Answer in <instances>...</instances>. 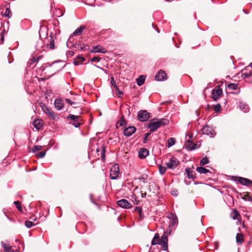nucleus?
I'll return each mask as SVG.
<instances>
[{
    "label": "nucleus",
    "mask_w": 252,
    "mask_h": 252,
    "mask_svg": "<svg viewBox=\"0 0 252 252\" xmlns=\"http://www.w3.org/2000/svg\"><path fill=\"white\" fill-rule=\"evenodd\" d=\"M125 124H126V121L123 118H122L121 120L118 122L117 126H124Z\"/></svg>",
    "instance_id": "obj_43"
},
{
    "label": "nucleus",
    "mask_w": 252,
    "mask_h": 252,
    "mask_svg": "<svg viewBox=\"0 0 252 252\" xmlns=\"http://www.w3.org/2000/svg\"><path fill=\"white\" fill-rule=\"evenodd\" d=\"M47 46H49L50 49L52 50H53L55 48L54 40L53 39L52 37H51L50 39H49V44H47Z\"/></svg>",
    "instance_id": "obj_26"
},
{
    "label": "nucleus",
    "mask_w": 252,
    "mask_h": 252,
    "mask_svg": "<svg viewBox=\"0 0 252 252\" xmlns=\"http://www.w3.org/2000/svg\"><path fill=\"white\" fill-rule=\"evenodd\" d=\"M158 169L160 174L161 175H163L166 171V168L161 165H158Z\"/></svg>",
    "instance_id": "obj_35"
},
{
    "label": "nucleus",
    "mask_w": 252,
    "mask_h": 252,
    "mask_svg": "<svg viewBox=\"0 0 252 252\" xmlns=\"http://www.w3.org/2000/svg\"><path fill=\"white\" fill-rule=\"evenodd\" d=\"M236 241L237 243L241 244L243 241V235L238 233L236 236Z\"/></svg>",
    "instance_id": "obj_28"
},
{
    "label": "nucleus",
    "mask_w": 252,
    "mask_h": 252,
    "mask_svg": "<svg viewBox=\"0 0 252 252\" xmlns=\"http://www.w3.org/2000/svg\"><path fill=\"white\" fill-rule=\"evenodd\" d=\"M176 140L174 138H170L167 141V147H170L175 144Z\"/></svg>",
    "instance_id": "obj_27"
},
{
    "label": "nucleus",
    "mask_w": 252,
    "mask_h": 252,
    "mask_svg": "<svg viewBox=\"0 0 252 252\" xmlns=\"http://www.w3.org/2000/svg\"><path fill=\"white\" fill-rule=\"evenodd\" d=\"M196 148V144L193 143H189L187 145V149L189 151L194 150Z\"/></svg>",
    "instance_id": "obj_30"
},
{
    "label": "nucleus",
    "mask_w": 252,
    "mask_h": 252,
    "mask_svg": "<svg viewBox=\"0 0 252 252\" xmlns=\"http://www.w3.org/2000/svg\"><path fill=\"white\" fill-rule=\"evenodd\" d=\"M196 171L198 173H199L200 174H207L208 173H210V171L208 169H206V168H205L204 167H197L196 168Z\"/></svg>",
    "instance_id": "obj_21"
},
{
    "label": "nucleus",
    "mask_w": 252,
    "mask_h": 252,
    "mask_svg": "<svg viewBox=\"0 0 252 252\" xmlns=\"http://www.w3.org/2000/svg\"><path fill=\"white\" fill-rule=\"evenodd\" d=\"M4 15L6 17L10 18L12 16V14L10 11V9L9 7H6Z\"/></svg>",
    "instance_id": "obj_33"
},
{
    "label": "nucleus",
    "mask_w": 252,
    "mask_h": 252,
    "mask_svg": "<svg viewBox=\"0 0 252 252\" xmlns=\"http://www.w3.org/2000/svg\"><path fill=\"white\" fill-rule=\"evenodd\" d=\"M231 218L234 220L238 219V216H240V214L239 212L236 209H233L232 212L231 213Z\"/></svg>",
    "instance_id": "obj_24"
},
{
    "label": "nucleus",
    "mask_w": 252,
    "mask_h": 252,
    "mask_svg": "<svg viewBox=\"0 0 252 252\" xmlns=\"http://www.w3.org/2000/svg\"><path fill=\"white\" fill-rule=\"evenodd\" d=\"M117 204L120 207L126 209H129L132 207V205L127 200L125 199L118 200Z\"/></svg>",
    "instance_id": "obj_8"
},
{
    "label": "nucleus",
    "mask_w": 252,
    "mask_h": 252,
    "mask_svg": "<svg viewBox=\"0 0 252 252\" xmlns=\"http://www.w3.org/2000/svg\"><path fill=\"white\" fill-rule=\"evenodd\" d=\"M202 133L203 134H206L209 136L210 137H213L216 134L215 130L213 128L208 126H205L202 129Z\"/></svg>",
    "instance_id": "obj_5"
},
{
    "label": "nucleus",
    "mask_w": 252,
    "mask_h": 252,
    "mask_svg": "<svg viewBox=\"0 0 252 252\" xmlns=\"http://www.w3.org/2000/svg\"><path fill=\"white\" fill-rule=\"evenodd\" d=\"M149 154V151L146 148H141L138 152V157L141 159L146 158Z\"/></svg>",
    "instance_id": "obj_13"
},
{
    "label": "nucleus",
    "mask_w": 252,
    "mask_h": 252,
    "mask_svg": "<svg viewBox=\"0 0 252 252\" xmlns=\"http://www.w3.org/2000/svg\"><path fill=\"white\" fill-rule=\"evenodd\" d=\"M45 154H46V151H42V152L37 153L36 154V156L39 158H43L45 156Z\"/></svg>",
    "instance_id": "obj_44"
},
{
    "label": "nucleus",
    "mask_w": 252,
    "mask_h": 252,
    "mask_svg": "<svg viewBox=\"0 0 252 252\" xmlns=\"http://www.w3.org/2000/svg\"><path fill=\"white\" fill-rule=\"evenodd\" d=\"M155 80L157 81H163L167 78L166 73L163 70H159L155 75Z\"/></svg>",
    "instance_id": "obj_10"
},
{
    "label": "nucleus",
    "mask_w": 252,
    "mask_h": 252,
    "mask_svg": "<svg viewBox=\"0 0 252 252\" xmlns=\"http://www.w3.org/2000/svg\"><path fill=\"white\" fill-rule=\"evenodd\" d=\"M248 66H249L250 68V67L252 68V63H251Z\"/></svg>",
    "instance_id": "obj_61"
},
{
    "label": "nucleus",
    "mask_w": 252,
    "mask_h": 252,
    "mask_svg": "<svg viewBox=\"0 0 252 252\" xmlns=\"http://www.w3.org/2000/svg\"><path fill=\"white\" fill-rule=\"evenodd\" d=\"M171 194H172V195L176 196L177 195V194H178L177 190H172L171 191Z\"/></svg>",
    "instance_id": "obj_56"
},
{
    "label": "nucleus",
    "mask_w": 252,
    "mask_h": 252,
    "mask_svg": "<svg viewBox=\"0 0 252 252\" xmlns=\"http://www.w3.org/2000/svg\"><path fill=\"white\" fill-rule=\"evenodd\" d=\"M81 124L78 121L74 122L72 124V125L75 127H79L80 126Z\"/></svg>",
    "instance_id": "obj_52"
},
{
    "label": "nucleus",
    "mask_w": 252,
    "mask_h": 252,
    "mask_svg": "<svg viewBox=\"0 0 252 252\" xmlns=\"http://www.w3.org/2000/svg\"><path fill=\"white\" fill-rule=\"evenodd\" d=\"M238 182L242 185L250 187H252V181L251 180L243 177H237Z\"/></svg>",
    "instance_id": "obj_9"
},
{
    "label": "nucleus",
    "mask_w": 252,
    "mask_h": 252,
    "mask_svg": "<svg viewBox=\"0 0 252 252\" xmlns=\"http://www.w3.org/2000/svg\"><path fill=\"white\" fill-rule=\"evenodd\" d=\"M105 150L104 149H103L101 152V158L104 160L105 158Z\"/></svg>",
    "instance_id": "obj_54"
},
{
    "label": "nucleus",
    "mask_w": 252,
    "mask_h": 252,
    "mask_svg": "<svg viewBox=\"0 0 252 252\" xmlns=\"http://www.w3.org/2000/svg\"><path fill=\"white\" fill-rule=\"evenodd\" d=\"M167 232L169 234H170L171 233V230L170 229V230H168V231Z\"/></svg>",
    "instance_id": "obj_58"
},
{
    "label": "nucleus",
    "mask_w": 252,
    "mask_h": 252,
    "mask_svg": "<svg viewBox=\"0 0 252 252\" xmlns=\"http://www.w3.org/2000/svg\"><path fill=\"white\" fill-rule=\"evenodd\" d=\"M65 100L67 103L69 104L70 105H72L75 104V102H73L69 98H65Z\"/></svg>",
    "instance_id": "obj_53"
},
{
    "label": "nucleus",
    "mask_w": 252,
    "mask_h": 252,
    "mask_svg": "<svg viewBox=\"0 0 252 252\" xmlns=\"http://www.w3.org/2000/svg\"><path fill=\"white\" fill-rule=\"evenodd\" d=\"M136 127L134 126H130L124 130V134L127 136H131L136 131Z\"/></svg>",
    "instance_id": "obj_14"
},
{
    "label": "nucleus",
    "mask_w": 252,
    "mask_h": 252,
    "mask_svg": "<svg viewBox=\"0 0 252 252\" xmlns=\"http://www.w3.org/2000/svg\"><path fill=\"white\" fill-rule=\"evenodd\" d=\"M186 172L187 173V176L189 178L194 179V176L193 175V171L191 170L189 168H186L185 169Z\"/></svg>",
    "instance_id": "obj_25"
},
{
    "label": "nucleus",
    "mask_w": 252,
    "mask_h": 252,
    "mask_svg": "<svg viewBox=\"0 0 252 252\" xmlns=\"http://www.w3.org/2000/svg\"><path fill=\"white\" fill-rule=\"evenodd\" d=\"M85 29V27L83 26H81L77 29H76L75 31L70 35L68 40L70 41L72 36H76L77 35H80Z\"/></svg>",
    "instance_id": "obj_15"
},
{
    "label": "nucleus",
    "mask_w": 252,
    "mask_h": 252,
    "mask_svg": "<svg viewBox=\"0 0 252 252\" xmlns=\"http://www.w3.org/2000/svg\"><path fill=\"white\" fill-rule=\"evenodd\" d=\"M79 117L78 116L74 115L72 114H70L67 116V119L71 120V121H74V122L76 121H78Z\"/></svg>",
    "instance_id": "obj_32"
},
{
    "label": "nucleus",
    "mask_w": 252,
    "mask_h": 252,
    "mask_svg": "<svg viewBox=\"0 0 252 252\" xmlns=\"http://www.w3.org/2000/svg\"><path fill=\"white\" fill-rule=\"evenodd\" d=\"M159 236L158 233L155 234L154 237L153 238L152 241V245H156L157 244H159Z\"/></svg>",
    "instance_id": "obj_23"
},
{
    "label": "nucleus",
    "mask_w": 252,
    "mask_h": 252,
    "mask_svg": "<svg viewBox=\"0 0 252 252\" xmlns=\"http://www.w3.org/2000/svg\"><path fill=\"white\" fill-rule=\"evenodd\" d=\"M6 217H7L8 219H9L10 220H11V219H10V218L8 217V216H6Z\"/></svg>",
    "instance_id": "obj_62"
},
{
    "label": "nucleus",
    "mask_w": 252,
    "mask_h": 252,
    "mask_svg": "<svg viewBox=\"0 0 252 252\" xmlns=\"http://www.w3.org/2000/svg\"><path fill=\"white\" fill-rule=\"evenodd\" d=\"M41 58V56H39L37 58H34L32 59L31 64L37 62L39 59Z\"/></svg>",
    "instance_id": "obj_48"
},
{
    "label": "nucleus",
    "mask_w": 252,
    "mask_h": 252,
    "mask_svg": "<svg viewBox=\"0 0 252 252\" xmlns=\"http://www.w3.org/2000/svg\"><path fill=\"white\" fill-rule=\"evenodd\" d=\"M42 110L46 113L48 114V112H50L51 109L48 107H47L45 105H43V106H41Z\"/></svg>",
    "instance_id": "obj_42"
},
{
    "label": "nucleus",
    "mask_w": 252,
    "mask_h": 252,
    "mask_svg": "<svg viewBox=\"0 0 252 252\" xmlns=\"http://www.w3.org/2000/svg\"><path fill=\"white\" fill-rule=\"evenodd\" d=\"M78 59H80V61H78L76 59L74 61L73 63H74V65H78L80 64H81V63H82L85 60V58L83 57H78Z\"/></svg>",
    "instance_id": "obj_29"
},
{
    "label": "nucleus",
    "mask_w": 252,
    "mask_h": 252,
    "mask_svg": "<svg viewBox=\"0 0 252 252\" xmlns=\"http://www.w3.org/2000/svg\"><path fill=\"white\" fill-rule=\"evenodd\" d=\"M239 107L240 109L244 113L248 112L250 109L249 106L247 104L243 102L239 103Z\"/></svg>",
    "instance_id": "obj_18"
},
{
    "label": "nucleus",
    "mask_w": 252,
    "mask_h": 252,
    "mask_svg": "<svg viewBox=\"0 0 252 252\" xmlns=\"http://www.w3.org/2000/svg\"><path fill=\"white\" fill-rule=\"evenodd\" d=\"M221 110V106L220 104L218 103L214 106V110L217 113H219Z\"/></svg>",
    "instance_id": "obj_40"
},
{
    "label": "nucleus",
    "mask_w": 252,
    "mask_h": 252,
    "mask_svg": "<svg viewBox=\"0 0 252 252\" xmlns=\"http://www.w3.org/2000/svg\"><path fill=\"white\" fill-rule=\"evenodd\" d=\"M138 119L141 122H146L150 117V113L147 110H140L138 113Z\"/></svg>",
    "instance_id": "obj_4"
},
{
    "label": "nucleus",
    "mask_w": 252,
    "mask_h": 252,
    "mask_svg": "<svg viewBox=\"0 0 252 252\" xmlns=\"http://www.w3.org/2000/svg\"><path fill=\"white\" fill-rule=\"evenodd\" d=\"M89 49V46L88 45H84L80 47V50L83 51H87Z\"/></svg>",
    "instance_id": "obj_49"
},
{
    "label": "nucleus",
    "mask_w": 252,
    "mask_h": 252,
    "mask_svg": "<svg viewBox=\"0 0 252 252\" xmlns=\"http://www.w3.org/2000/svg\"><path fill=\"white\" fill-rule=\"evenodd\" d=\"M100 60V59L98 57H94L91 59V61L94 62H99Z\"/></svg>",
    "instance_id": "obj_51"
},
{
    "label": "nucleus",
    "mask_w": 252,
    "mask_h": 252,
    "mask_svg": "<svg viewBox=\"0 0 252 252\" xmlns=\"http://www.w3.org/2000/svg\"><path fill=\"white\" fill-rule=\"evenodd\" d=\"M5 32V31H3L1 32V34H0V36H1V41L3 42V40H4V35H3V34H4V32Z\"/></svg>",
    "instance_id": "obj_57"
},
{
    "label": "nucleus",
    "mask_w": 252,
    "mask_h": 252,
    "mask_svg": "<svg viewBox=\"0 0 252 252\" xmlns=\"http://www.w3.org/2000/svg\"><path fill=\"white\" fill-rule=\"evenodd\" d=\"M74 53V52L72 51H69L67 52V55L70 56H73Z\"/></svg>",
    "instance_id": "obj_55"
},
{
    "label": "nucleus",
    "mask_w": 252,
    "mask_h": 252,
    "mask_svg": "<svg viewBox=\"0 0 252 252\" xmlns=\"http://www.w3.org/2000/svg\"><path fill=\"white\" fill-rule=\"evenodd\" d=\"M1 244L2 247L3 248L5 252H10V249H11L10 247H8L6 244H5L4 243H3L2 242H1Z\"/></svg>",
    "instance_id": "obj_39"
},
{
    "label": "nucleus",
    "mask_w": 252,
    "mask_h": 252,
    "mask_svg": "<svg viewBox=\"0 0 252 252\" xmlns=\"http://www.w3.org/2000/svg\"><path fill=\"white\" fill-rule=\"evenodd\" d=\"M14 204H15L16 208L20 212L22 211V210H23L22 207L21 203L19 201H14Z\"/></svg>",
    "instance_id": "obj_38"
},
{
    "label": "nucleus",
    "mask_w": 252,
    "mask_h": 252,
    "mask_svg": "<svg viewBox=\"0 0 252 252\" xmlns=\"http://www.w3.org/2000/svg\"><path fill=\"white\" fill-rule=\"evenodd\" d=\"M252 75V69L249 68V66L246 67L242 70V76L245 78H249Z\"/></svg>",
    "instance_id": "obj_12"
},
{
    "label": "nucleus",
    "mask_w": 252,
    "mask_h": 252,
    "mask_svg": "<svg viewBox=\"0 0 252 252\" xmlns=\"http://www.w3.org/2000/svg\"><path fill=\"white\" fill-rule=\"evenodd\" d=\"M168 239L167 236L164 233L159 239V245L161 246V249L163 251L167 250L168 248Z\"/></svg>",
    "instance_id": "obj_6"
},
{
    "label": "nucleus",
    "mask_w": 252,
    "mask_h": 252,
    "mask_svg": "<svg viewBox=\"0 0 252 252\" xmlns=\"http://www.w3.org/2000/svg\"><path fill=\"white\" fill-rule=\"evenodd\" d=\"M241 197L245 201H251L252 202V196L249 195L248 192H244L241 194Z\"/></svg>",
    "instance_id": "obj_17"
},
{
    "label": "nucleus",
    "mask_w": 252,
    "mask_h": 252,
    "mask_svg": "<svg viewBox=\"0 0 252 252\" xmlns=\"http://www.w3.org/2000/svg\"><path fill=\"white\" fill-rule=\"evenodd\" d=\"M42 44V41H39L37 43V45H38V44Z\"/></svg>",
    "instance_id": "obj_59"
},
{
    "label": "nucleus",
    "mask_w": 252,
    "mask_h": 252,
    "mask_svg": "<svg viewBox=\"0 0 252 252\" xmlns=\"http://www.w3.org/2000/svg\"><path fill=\"white\" fill-rule=\"evenodd\" d=\"M120 173L119 167L118 164H115L110 169V177L112 180L117 179Z\"/></svg>",
    "instance_id": "obj_3"
},
{
    "label": "nucleus",
    "mask_w": 252,
    "mask_h": 252,
    "mask_svg": "<svg viewBox=\"0 0 252 252\" xmlns=\"http://www.w3.org/2000/svg\"><path fill=\"white\" fill-rule=\"evenodd\" d=\"M34 225L35 224H34V223L31 221L27 220L25 222V226L28 228H31L32 226Z\"/></svg>",
    "instance_id": "obj_41"
},
{
    "label": "nucleus",
    "mask_w": 252,
    "mask_h": 252,
    "mask_svg": "<svg viewBox=\"0 0 252 252\" xmlns=\"http://www.w3.org/2000/svg\"><path fill=\"white\" fill-rule=\"evenodd\" d=\"M110 79L111 85L115 88V90H118V87L117 86L116 81L114 80V77H111Z\"/></svg>",
    "instance_id": "obj_36"
},
{
    "label": "nucleus",
    "mask_w": 252,
    "mask_h": 252,
    "mask_svg": "<svg viewBox=\"0 0 252 252\" xmlns=\"http://www.w3.org/2000/svg\"><path fill=\"white\" fill-rule=\"evenodd\" d=\"M209 162V161L208 158L207 157H204L200 160V165L201 166H204L205 164H208Z\"/></svg>",
    "instance_id": "obj_34"
},
{
    "label": "nucleus",
    "mask_w": 252,
    "mask_h": 252,
    "mask_svg": "<svg viewBox=\"0 0 252 252\" xmlns=\"http://www.w3.org/2000/svg\"><path fill=\"white\" fill-rule=\"evenodd\" d=\"M54 106L58 110H62L64 107L63 99L61 98H56L54 101Z\"/></svg>",
    "instance_id": "obj_11"
},
{
    "label": "nucleus",
    "mask_w": 252,
    "mask_h": 252,
    "mask_svg": "<svg viewBox=\"0 0 252 252\" xmlns=\"http://www.w3.org/2000/svg\"><path fill=\"white\" fill-rule=\"evenodd\" d=\"M151 132L147 133L145 134L144 137L143 138V143H146L148 140V136L151 134Z\"/></svg>",
    "instance_id": "obj_45"
},
{
    "label": "nucleus",
    "mask_w": 252,
    "mask_h": 252,
    "mask_svg": "<svg viewBox=\"0 0 252 252\" xmlns=\"http://www.w3.org/2000/svg\"><path fill=\"white\" fill-rule=\"evenodd\" d=\"M145 80V77L143 75H141V76H139L138 78L136 79L137 84L139 86H141L144 83Z\"/></svg>",
    "instance_id": "obj_22"
},
{
    "label": "nucleus",
    "mask_w": 252,
    "mask_h": 252,
    "mask_svg": "<svg viewBox=\"0 0 252 252\" xmlns=\"http://www.w3.org/2000/svg\"><path fill=\"white\" fill-rule=\"evenodd\" d=\"M179 163V161L176 158L172 157L166 162V165L169 169H174Z\"/></svg>",
    "instance_id": "obj_7"
},
{
    "label": "nucleus",
    "mask_w": 252,
    "mask_h": 252,
    "mask_svg": "<svg viewBox=\"0 0 252 252\" xmlns=\"http://www.w3.org/2000/svg\"><path fill=\"white\" fill-rule=\"evenodd\" d=\"M227 88L233 90H236L238 88V84L235 83H229L227 84Z\"/></svg>",
    "instance_id": "obj_31"
},
{
    "label": "nucleus",
    "mask_w": 252,
    "mask_h": 252,
    "mask_svg": "<svg viewBox=\"0 0 252 252\" xmlns=\"http://www.w3.org/2000/svg\"><path fill=\"white\" fill-rule=\"evenodd\" d=\"M91 52L94 53H106L107 51L104 48L102 47L101 46L98 45L94 47Z\"/></svg>",
    "instance_id": "obj_16"
},
{
    "label": "nucleus",
    "mask_w": 252,
    "mask_h": 252,
    "mask_svg": "<svg viewBox=\"0 0 252 252\" xmlns=\"http://www.w3.org/2000/svg\"><path fill=\"white\" fill-rule=\"evenodd\" d=\"M168 122V120L165 118L160 119H153L148 125L147 127L150 129V132L152 133L156 131L160 127L167 125Z\"/></svg>",
    "instance_id": "obj_1"
},
{
    "label": "nucleus",
    "mask_w": 252,
    "mask_h": 252,
    "mask_svg": "<svg viewBox=\"0 0 252 252\" xmlns=\"http://www.w3.org/2000/svg\"><path fill=\"white\" fill-rule=\"evenodd\" d=\"M116 92H117V95L118 97H122V96L123 95V93L118 88V90H115Z\"/></svg>",
    "instance_id": "obj_46"
},
{
    "label": "nucleus",
    "mask_w": 252,
    "mask_h": 252,
    "mask_svg": "<svg viewBox=\"0 0 252 252\" xmlns=\"http://www.w3.org/2000/svg\"><path fill=\"white\" fill-rule=\"evenodd\" d=\"M33 126L37 130L40 129L42 126V123L40 120L37 119L33 122Z\"/></svg>",
    "instance_id": "obj_19"
},
{
    "label": "nucleus",
    "mask_w": 252,
    "mask_h": 252,
    "mask_svg": "<svg viewBox=\"0 0 252 252\" xmlns=\"http://www.w3.org/2000/svg\"><path fill=\"white\" fill-rule=\"evenodd\" d=\"M93 66H94V67H97V68H100V69L101 68H100V67H99L98 66H97V65H95V64H93Z\"/></svg>",
    "instance_id": "obj_60"
},
{
    "label": "nucleus",
    "mask_w": 252,
    "mask_h": 252,
    "mask_svg": "<svg viewBox=\"0 0 252 252\" xmlns=\"http://www.w3.org/2000/svg\"><path fill=\"white\" fill-rule=\"evenodd\" d=\"M169 218H172V220L170 224V226H173L177 223L178 222V219L176 215H174L172 213H171L170 215Z\"/></svg>",
    "instance_id": "obj_20"
},
{
    "label": "nucleus",
    "mask_w": 252,
    "mask_h": 252,
    "mask_svg": "<svg viewBox=\"0 0 252 252\" xmlns=\"http://www.w3.org/2000/svg\"><path fill=\"white\" fill-rule=\"evenodd\" d=\"M134 211L138 212L139 215L141 216L142 214V208L140 207H135L134 210Z\"/></svg>",
    "instance_id": "obj_47"
},
{
    "label": "nucleus",
    "mask_w": 252,
    "mask_h": 252,
    "mask_svg": "<svg viewBox=\"0 0 252 252\" xmlns=\"http://www.w3.org/2000/svg\"><path fill=\"white\" fill-rule=\"evenodd\" d=\"M222 95V90L219 85H217L211 93V97L215 100L217 101Z\"/></svg>",
    "instance_id": "obj_2"
},
{
    "label": "nucleus",
    "mask_w": 252,
    "mask_h": 252,
    "mask_svg": "<svg viewBox=\"0 0 252 252\" xmlns=\"http://www.w3.org/2000/svg\"><path fill=\"white\" fill-rule=\"evenodd\" d=\"M47 114L51 117L53 119H55V113L52 110H51L50 112H48Z\"/></svg>",
    "instance_id": "obj_50"
},
{
    "label": "nucleus",
    "mask_w": 252,
    "mask_h": 252,
    "mask_svg": "<svg viewBox=\"0 0 252 252\" xmlns=\"http://www.w3.org/2000/svg\"><path fill=\"white\" fill-rule=\"evenodd\" d=\"M42 149V146L39 145L34 146L32 150V153H36L38 151H40Z\"/></svg>",
    "instance_id": "obj_37"
}]
</instances>
